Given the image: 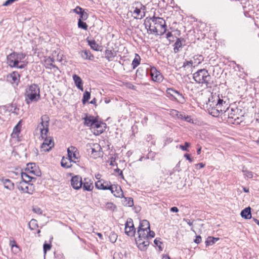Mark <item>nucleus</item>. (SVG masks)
Listing matches in <instances>:
<instances>
[{
	"mask_svg": "<svg viewBox=\"0 0 259 259\" xmlns=\"http://www.w3.org/2000/svg\"><path fill=\"white\" fill-rule=\"evenodd\" d=\"M228 100L226 97L214 94L208 98L206 104L207 110L210 114L214 117L220 115L222 118L224 112L228 109Z\"/></svg>",
	"mask_w": 259,
	"mask_h": 259,
	"instance_id": "1",
	"label": "nucleus"
},
{
	"mask_svg": "<svg viewBox=\"0 0 259 259\" xmlns=\"http://www.w3.org/2000/svg\"><path fill=\"white\" fill-rule=\"evenodd\" d=\"M40 119L41 122L38 125V127L39 128L40 137L44 140L41 145V151L48 152L54 146L52 137L48 136L50 118L47 115H44L41 117Z\"/></svg>",
	"mask_w": 259,
	"mask_h": 259,
	"instance_id": "2",
	"label": "nucleus"
},
{
	"mask_svg": "<svg viewBox=\"0 0 259 259\" xmlns=\"http://www.w3.org/2000/svg\"><path fill=\"white\" fill-rule=\"evenodd\" d=\"M243 114L241 109L230 108L228 105V109L224 112L222 119L229 123L238 124L243 121Z\"/></svg>",
	"mask_w": 259,
	"mask_h": 259,
	"instance_id": "3",
	"label": "nucleus"
},
{
	"mask_svg": "<svg viewBox=\"0 0 259 259\" xmlns=\"http://www.w3.org/2000/svg\"><path fill=\"white\" fill-rule=\"evenodd\" d=\"M26 57L25 54L13 52L7 57V63L11 68L23 69L26 64L22 61Z\"/></svg>",
	"mask_w": 259,
	"mask_h": 259,
	"instance_id": "4",
	"label": "nucleus"
},
{
	"mask_svg": "<svg viewBox=\"0 0 259 259\" xmlns=\"http://www.w3.org/2000/svg\"><path fill=\"white\" fill-rule=\"evenodd\" d=\"M25 101L28 105L37 102L40 98V89L36 84L29 85L25 90Z\"/></svg>",
	"mask_w": 259,
	"mask_h": 259,
	"instance_id": "5",
	"label": "nucleus"
},
{
	"mask_svg": "<svg viewBox=\"0 0 259 259\" xmlns=\"http://www.w3.org/2000/svg\"><path fill=\"white\" fill-rule=\"evenodd\" d=\"M193 78L198 83L205 84L207 87H211V76L208 71L205 69H200L194 73Z\"/></svg>",
	"mask_w": 259,
	"mask_h": 259,
	"instance_id": "6",
	"label": "nucleus"
},
{
	"mask_svg": "<svg viewBox=\"0 0 259 259\" xmlns=\"http://www.w3.org/2000/svg\"><path fill=\"white\" fill-rule=\"evenodd\" d=\"M138 234L139 235L137 240L138 247L141 250H144L149 245V241L148 239V230L138 229Z\"/></svg>",
	"mask_w": 259,
	"mask_h": 259,
	"instance_id": "7",
	"label": "nucleus"
},
{
	"mask_svg": "<svg viewBox=\"0 0 259 259\" xmlns=\"http://www.w3.org/2000/svg\"><path fill=\"white\" fill-rule=\"evenodd\" d=\"M166 93L170 96L171 100L180 104H184L186 102V99L182 94L172 88H168L166 90Z\"/></svg>",
	"mask_w": 259,
	"mask_h": 259,
	"instance_id": "8",
	"label": "nucleus"
},
{
	"mask_svg": "<svg viewBox=\"0 0 259 259\" xmlns=\"http://www.w3.org/2000/svg\"><path fill=\"white\" fill-rule=\"evenodd\" d=\"M150 20L155 25L157 26L159 29H160L159 30L160 35H162L166 32V25L164 20L162 18L153 16L150 18Z\"/></svg>",
	"mask_w": 259,
	"mask_h": 259,
	"instance_id": "9",
	"label": "nucleus"
},
{
	"mask_svg": "<svg viewBox=\"0 0 259 259\" xmlns=\"http://www.w3.org/2000/svg\"><path fill=\"white\" fill-rule=\"evenodd\" d=\"M17 188L23 193L31 194L35 190L34 186L30 183L20 182L17 185Z\"/></svg>",
	"mask_w": 259,
	"mask_h": 259,
	"instance_id": "10",
	"label": "nucleus"
},
{
	"mask_svg": "<svg viewBox=\"0 0 259 259\" xmlns=\"http://www.w3.org/2000/svg\"><path fill=\"white\" fill-rule=\"evenodd\" d=\"M106 126V123L99 121L98 120L97 118L96 119L95 121H94V123L93 124V126H92V128H97V130L96 132H94V134L96 135H99L101 134L102 133H103L104 129Z\"/></svg>",
	"mask_w": 259,
	"mask_h": 259,
	"instance_id": "11",
	"label": "nucleus"
},
{
	"mask_svg": "<svg viewBox=\"0 0 259 259\" xmlns=\"http://www.w3.org/2000/svg\"><path fill=\"white\" fill-rule=\"evenodd\" d=\"M95 187L98 189L101 190H109L113 191V188L112 185L110 182H102V180H99L95 183Z\"/></svg>",
	"mask_w": 259,
	"mask_h": 259,
	"instance_id": "12",
	"label": "nucleus"
},
{
	"mask_svg": "<svg viewBox=\"0 0 259 259\" xmlns=\"http://www.w3.org/2000/svg\"><path fill=\"white\" fill-rule=\"evenodd\" d=\"M71 185L75 190H78L81 188L82 185L81 177L79 176L72 177L71 180Z\"/></svg>",
	"mask_w": 259,
	"mask_h": 259,
	"instance_id": "13",
	"label": "nucleus"
},
{
	"mask_svg": "<svg viewBox=\"0 0 259 259\" xmlns=\"http://www.w3.org/2000/svg\"><path fill=\"white\" fill-rule=\"evenodd\" d=\"M91 149L92 150L91 155L93 158L96 159L100 156L102 152V148L99 144H93L92 146H91Z\"/></svg>",
	"mask_w": 259,
	"mask_h": 259,
	"instance_id": "14",
	"label": "nucleus"
},
{
	"mask_svg": "<svg viewBox=\"0 0 259 259\" xmlns=\"http://www.w3.org/2000/svg\"><path fill=\"white\" fill-rule=\"evenodd\" d=\"M125 233L129 236H133L135 233V229L132 219L127 221L125 226Z\"/></svg>",
	"mask_w": 259,
	"mask_h": 259,
	"instance_id": "15",
	"label": "nucleus"
},
{
	"mask_svg": "<svg viewBox=\"0 0 259 259\" xmlns=\"http://www.w3.org/2000/svg\"><path fill=\"white\" fill-rule=\"evenodd\" d=\"M77 151V149L73 146H71L67 149L68 158L72 162H76L73 159H78L77 154L78 153Z\"/></svg>",
	"mask_w": 259,
	"mask_h": 259,
	"instance_id": "16",
	"label": "nucleus"
},
{
	"mask_svg": "<svg viewBox=\"0 0 259 259\" xmlns=\"http://www.w3.org/2000/svg\"><path fill=\"white\" fill-rule=\"evenodd\" d=\"M151 75L152 79L154 81L160 82L163 80V76L155 67L151 69Z\"/></svg>",
	"mask_w": 259,
	"mask_h": 259,
	"instance_id": "17",
	"label": "nucleus"
},
{
	"mask_svg": "<svg viewBox=\"0 0 259 259\" xmlns=\"http://www.w3.org/2000/svg\"><path fill=\"white\" fill-rule=\"evenodd\" d=\"M144 25L148 31H150V33H155L157 35H160L159 33H158V31H159L160 29L154 24L152 25L149 21H145Z\"/></svg>",
	"mask_w": 259,
	"mask_h": 259,
	"instance_id": "18",
	"label": "nucleus"
},
{
	"mask_svg": "<svg viewBox=\"0 0 259 259\" xmlns=\"http://www.w3.org/2000/svg\"><path fill=\"white\" fill-rule=\"evenodd\" d=\"M82 188L84 191H91L94 188L93 182L88 179H84V182H82Z\"/></svg>",
	"mask_w": 259,
	"mask_h": 259,
	"instance_id": "19",
	"label": "nucleus"
},
{
	"mask_svg": "<svg viewBox=\"0 0 259 259\" xmlns=\"http://www.w3.org/2000/svg\"><path fill=\"white\" fill-rule=\"evenodd\" d=\"M183 42H185V40L184 38H177L176 42L174 44V52L175 53H178L180 52L181 49L183 47Z\"/></svg>",
	"mask_w": 259,
	"mask_h": 259,
	"instance_id": "20",
	"label": "nucleus"
},
{
	"mask_svg": "<svg viewBox=\"0 0 259 259\" xmlns=\"http://www.w3.org/2000/svg\"><path fill=\"white\" fill-rule=\"evenodd\" d=\"M1 182L4 185V187L10 190H13L14 188V183L9 179H2Z\"/></svg>",
	"mask_w": 259,
	"mask_h": 259,
	"instance_id": "21",
	"label": "nucleus"
},
{
	"mask_svg": "<svg viewBox=\"0 0 259 259\" xmlns=\"http://www.w3.org/2000/svg\"><path fill=\"white\" fill-rule=\"evenodd\" d=\"M8 78L12 83H17L19 81L20 75L17 72L14 71L9 75Z\"/></svg>",
	"mask_w": 259,
	"mask_h": 259,
	"instance_id": "22",
	"label": "nucleus"
},
{
	"mask_svg": "<svg viewBox=\"0 0 259 259\" xmlns=\"http://www.w3.org/2000/svg\"><path fill=\"white\" fill-rule=\"evenodd\" d=\"M73 79L74 81V83H75L76 86L77 87V88L82 91H83V85H82L83 83H82V81L81 78L79 76H78L76 74H74L73 75Z\"/></svg>",
	"mask_w": 259,
	"mask_h": 259,
	"instance_id": "23",
	"label": "nucleus"
},
{
	"mask_svg": "<svg viewBox=\"0 0 259 259\" xmlns=\"http://www.w3.org/2000/svg\"><path fill=\"white\" fill-rule=\"evenodd\" d=\"M96 118H95L93 116L86 115V116L84 118V125L87 126H90L92 127Z\"/></svg>",
	"mask_w": 259,
	"mask_h": 259,
	"instance_id": "24",
	"label": "nucleus"
},
{
	"mask_svg": "<svg viewBox=\"0 0 259 259\" xmlns=\"http://www.w3.org/2000/svg\"><path fill=\"white\" fill-rule=\"evenodd\" d=\"M112 188H113V191H111V192L114 195V196L118 197L123 196L122 190L120 186L116 185H112Z\"/></svg>",
	"mask_w": 259,
	"mask_h": 259,
	"instance_id": "25",
	"label": "nucleus"
},
{
	"mask_svg": "<svg viewBox=\"0 0 259 259\" xmlns=\"http://www.w3.org/2000/svg\"><path fill=\"white\" fill-rule=\"evenodd\" d=\"M240 214L242 218L245 219H250L251 218V208L249 206L243 209Z\"/></svg>",
	"mask_w": 259,
	"mask_h": 259,
	"instance_id": "26",
	"label": "nucleus"
},
{
	"mask_svg": "<svg viewBox=\"0 0 259 259\" xmlns=\"http://www.w3.org/2000/svg\"><path fill=\"white\" fill-rule=\"evenodd\" d=\"M105 58L108 61H112L116 56V53L114 50L107 49L105 53Z\"/></svg>",
	"mask_w": 259,
	"mask_h": 259,
	"instance_id": "27",
	"label": "nucleus"
},
{
	"mask_svg": "<svg viewBox=\"0 0 259 259\" xmlns=\"http://www.w3.org/2000/svg\"><path fill=\"white\" fill-rule=\"evenodd\" d=\"M81 57L84 59L93 60L94 58L93 55L91 54L90 51L84 50L80 52Z\"/></svg>",
	"mask_w": 259,
	"mask_h": 259,
	"instance_id": "28",
	"label": "nucleus"
},
{
	"mask_svg": "<svg viewBox=\"0 0 259 259\" xmlns=\"http://www.w3.org/2000/svg\"><path fill=\"white\" fill-rule=\"evenodd\" d=\"M72 161L70 160L68 158H65L63 157L61 160V166L64 168H69L72 166L71 162Z\"/></svg>",
	"mask_w": 259,
	"mask_h": 259,
	"instance_id": "29",
	"label": "nucleus"
},
{
	"mask_svg": "<svg viewBox=\"0 0 259 259\" xmlns=\"http://www.w3.org/2000/svg\"><path fill=\"white\" fill-rule=\"evenodd\" d=\"M122 203L124 206L132 207L134 205L133 199L132 197H124Z\"/></svg>",
	"mask_w": 259,
	"mask_h": 259,
	"instance_id": "30",
	"label": "nucleus"
},
{
	"mask_svg": "<svg viewBox=\"0 0 259 259\" xmlns=\"http://www.w3.org/2000/svg\"><path fill=\"white\" fill-rule=\"evenodd\" d=\"M150 228L149 222L146 220H143L140 222L138 229L148 230Z\"/></svg>",
	"mask_w": 259,
	"mask_h": 259,
	"instance_id": "31",
	"label": "nucleus"
},
{
	"mask_svg": "<svg viewBox=\"0 0 259 259\" xmlns=\"http://www.w3.org/2000/svg\"><path fill=\"white\" fill-rule=\"evenodd\" d=\"M140 61L141 58L140 56L138 54H136L135 57L132 63V65L134 69H135L140 64Z\"/></svg>",
	"mask_w": 259,
	"mask_h": 259,
	"instance_id": "32",
	"label": "nucleus"
},
{
	"mask_svg": "<svg viewBox=\"0 0 259 259\" xmlns=\"http://www.w3.org/2000/svg\"><path fill=\"white\" fill-rule=\"evenodd\" d=\"M21 176L22 179V182H25L26 183H30L31 180L33 179L32 177L28 175L26 172H21Z\"/></svg>",
	"mask_w": 259,
	"mask_h": 259,
	"instance_id": "33",
	"label": "nucleus"
},
{
	"mask_svg": "<svg viewBox=\"0 0 259 259\" xmlns=\"http://www.w3.org/2000/svg\"><path fill=\"white\" fill-rule=\"evenodd\" d=\"M20 132V126H19V122L14 127L13 132L11 134L12 138H15L18 137V135Z\"/></svg>",
	"mask_w": 259,
	"mask_h": 259,
	"instance_id": "34",
	"label": "nucleus"
},
{
	"mask_svg": "<svg viewBox=\"0 0 259 259\" xmlns=\"http://www.w3.org/2000/svg\"><path fill=\"white\" fill-rule=\"evenodd\" d=\"M87 40L91 49L95 51H99V45L95 40H90L88 39Z\"/></svg>",
	"mask_w": 259,
	"mask_h": 259,
	"instance_id": "35",
	"label": "nucleus"
},
{
	"mask_svg": "<svg viewBox=\"0 0 259 259\" xmlns=\"http://www.w3.org/2000/svg\"><path fill=\"white\" fill-rule=\"evenodd\" d=\"M219 240V238H215L213 237H208L205 242L206 246H209L212 245L215 243L218 240Z\"/></svg>",
	"mask_w": 259,
	"mask_h": 259,
	"instance_id": "36",
	"label": "nucleus"
},
{
	"mask_svg": "<svg viewBox=\"0 0 259 259\" xmlns=\"http://www.w3.org/2000/svg\"><path fill=\"white\" fill-rule=\"evenodd\" d=\"M45 62L47 65L52 67L53 68H55L58 69V68L54 64H53V62H54V59L52 57H49L45 59Z\"/></svg>",
	"mask_w": 259,
	"mask_h": 259,
	"instance_id": "37",
	"label": "nucleus"
},
{
	"mask_svg": "<svg viewBox=\"0 0 259 259\" xmlns=\"http://www.w3.org/2000/svg\"><path fill=\"white\" fill-rule=\"evenodd\" d=\"M91 94L88 91H85L83 96V99L82 100V103L85 104L87 102H88L90 98Z\"/></svg>",
	"mask_w": 259,
	"mask_h": 259,
	"instance_id": "38",
	"label": "nucleus"
},
{
	"mask_svg": "<svg viewBox=\"0 0 259 259\" xmlns=\"http://www.w3.org/2000/svg\"><path fill=\"white\" fill-rule=\"evenodd\" d=\"M117 239V235L114 232H111L109 235V239L111 243H114Z\"/></svg>",
	"mask_w": 259,
	"mask_h": 259,
	"instance_id": "39",
	"label": "nucleus"
},
{
	"mask_svg": "<svg viewBox=\"0 0 259 259\" xmlns=\"http://www.w3.org/2000/svg\"><path fill=\"white\" fill-rule=\"evenodd\" d=\"M29 227L31 230H34L38 227L36 220L34 219L31 220L29 223Z\"/></svg>",
	"mask_w": 259,
	"mask_h": 259,
	"instance_id": "40",
	"label": "nucleus"
},
{
	"mask_svg": "<svg viewBox=\"0 0 259 259\" xmlns=\"http://www.w3.org/2000/svg\"><path fill=\"white\" fill-rule=\"evenodd\" d=\"M78 27L80 28H81L84 30H87L88 29V25L86 23L84 22L83 21L78 20Z\"/></svg>",
	"mask_w": 259,
	"mask_h": 259,
	"instance_id": "41",
	"label": "nucleus"
},
{
	"mask_svg": "<svg viewBox=\"0 0 259 259\" xmlns=\"http://www.w3.org/2000/svg\"><path fill=\"white\" fill-rule=\"evenodd\" d=\"M242 172L243 173L244 176L248 178H252L253 177V172L245 169L244 167L242 169Z\"/></svg>",
	"mask_w": 259,
	"mask_h": 259,
	"instance_id": "42",
	"label": "nucleus"
},
{
	"mask_svg": "<svg viewBox=\"0 0 259 259\" xmlns=\"http://www.w3.org/2000/svg\"><path fill=\"white\" fill-rule=\"evenodd\" d=\"M107 209L113 211L116 208V206L112 202H107L105 205Z\"/></svg>",
	"mask_w": 259,
	"mask_h": 259,
	"instance_id": "43",
	"label": "nucleus"
},
{
	"mask_svg": "<svg viewBox=\"0 0 259 259\" xmlns=\"http://www.w3.org/2000/svg\"><path fill=\"white\" fill-rule=\"evenodd\" d=\"M52 245L51 244L45 243L43 246L44 252L45 255L46 254L47 251L51 249Z\"/></svg>",
	"mask_w": 259,
	"mask_h": 259,
	"instance_id": "44",
	"label": "nucleus"
},
{
	"mask_svg": "<svg viewBox=\"0 0 259 259\" xmlns=\"http://www.w3.org/2000/svg\"><path fill=\"white\" fill-rule=\"evenodd\" d=\"M84 11V9H83L79 6L76 7V8L73 10V12L77 14H79V15H80V14H82Z\"/></svg>",
	"mask_w": 259,
	"mask_h": 259,
	"instance_id": "45",
	"label": "nucleus"
},
{
	"mask_svg": "<svg viewBox=\"0 0 259 259\" xmlns=\"http://www.w3.org/2000/svg\"><path fill=\"white\" fill-rule=\"evenodd\" d=\"M190 144L189 143L186 142L184 145H180V148L183 151H188V147L190 146Z\"/></svg>",
	"mask_w": 259,
	"mask_h": 259,
	"instance_id": "46",
	"label": "nucleus"
},
{
	"mask_svg": "<svg viewBox=\"0 0 259 259\" xmlns=\"http://www.w3.org/2000/svg\"><path fill=\"white\" fill-rule=\"evenodd\" d=\"M88 18V13L84 11L83 12L82 14H80V18L78 20H86Z\"/></svg>",
	"mask_w": 259,
	"mask_h": 259,
	"instance_id": "47",
	"label": "nucleus"
},
{
	"mask_svg": "<svg viewBox=\"0 0 259 259\" xmlns=\"http://www.w3.org/2000/svg\"><path fill=\"white\" fill-rule=\"evenodd\" d=\"M148 239L153 238L155 236V233L153 231L150 230V228L148 230Z\"/></svg>",
	"mask_w": 259,
	"mask_h": 259,
	"instance_id": "48",
	"label": "nucleus"
},
{
	"mask_svg": "<svg viewBox=\"0 0 259 259\" xmlns=\"http://www.w3.org/2000/svg\"><path fill=\"white\" fill-rule=\"evenodd\" d=\"M33 211L39 214H41L42 213L41 209L38 207H35L33 208Z\"/></svg>",
	"mask_w": 259,
	"mask_h": 259,
	"instance_id": "49",
	"label": "nucleus"
},
{
	"mask_svg": "<svg viewBox=\"0 0 259 259\" xmlns=\"http://www.w3.org/2000/svg\"><path fill=\"white\" fill-rule=\"evenodd\" d=\"M193 65V62L192 61H186L184 62L183 67H186L187 66H192Z\"/></svg>",
	"mask_w": 259,
	"mask_h": 259,
	"instance_id": "50",
	"label": "nucleus"
},
{
	"mask_svg": "<svg viewBox=\"0 0 259 259\" xmlns=\"http://www.w3.org/2000/svg\"><path fill=\"white\" fill-rule=\"evenodd\" d=\"M12 251L15 253L17 254L19 251V248L18 245L11 247Z\"/></svg>",
	"mask_w": 259,
	"mask_h": 259,
	"instance_id": "51",
	"label": "nucleus"
},
{
	"mask_svg": "<svg viewBox=\"0 0 259 259\" xmlns=\"http://www.w3.org/2000/svg\"><path fill=\"white\" fill-rule=\"evenodd\" d=\"M194 59L195 60L197 59L198 60V63L199 64L201 62V61L203 60V57L202 56H195L194 57Z\"/></svg>",
	"mask_w": 259,
	"mask_h": 259,
	"instance_id": "52",
	"label": "nucleus"
},
{
	"mask_svg": "<svg viewBox=\"0 0 259 259\" xmlns=\"http://www.w3.org/2000/svg\"><path fill=\"white\" fill-rule=\"evenodd\" d=\"M194 242L199 244L201 241V237L200 236H197L194 240Z\"/></svg>",
	"mask_w": 259,
	"mask_h": 259,
	"instance_id": "53",
	"label": "nucleus"
},
{
	"mask_svg": "<svg viewBox=\"0 0 259 259\" xmlns=\"http://www.w3.org/2000/svg\"><path fill=\"white\" fill-rule=\"evenodd\" d=\"M204 166H205V164H203V163H199L195 165L196 168H197V169L202 168L204 167Z\"/></svg>",
	"mask_w": 259,
	"mask_h": 259,
	"instance_id": "54",
	"label": "nucleus"
},
{
	"mask_svg": "<svg viewBox=\"0 0 259 259\" xmlns=\"http://www.w3.org/2000/svg\"><path fill=\"white\" fill-rule=\"evenodd\" d=\"M140 13H141V10H140V9H138V8H136L135 9V10L134 11V12H133V13H134V14H136L137 16H138V15L140 14Z\"/></svg>",
	"mask_w": 259,
	"mask_h": 259,
	"instance_id": "55",
	"label": "nucleus"
},
{
	"mask_svg": "<svg viewBox=\"0 0 259 259\" xmlns=\"http://www.w3.org/2000/svg\"><path fill=\"white\" fill-rule=\"evenodd\" d=\"M171 114L174 116H178L179 115V112L176 110H172L171 111Z\"/></svg>",
	"mask_w": 259,
	"mask_h": 259,
	"instance_id": "56",
	"label": "nucleus"
},
{
	"mask_svg": "<svg viewBox=\"0 0 259 259\" xmlns=\"http://www.w3.org/2000/svg\"><path fill=\"white\" fill-rule=\"evenodd\" d=\"M115 170L116 172H118L119 174V176H120L122 179L124 178L122 171L120 169L117 168Z\"/></svg>",
	"mask_w": 259,
	"mask_h": 259,
	"instance_id": "57",
	"label": "nucleus"
},
{
	"mask_svg": "<svg viewBox=\"0 0 259 259\" xmlns=\"http://www.w3.org/2000/svg\"><path fill=\"white\" fill-rule=\"evenodd\" d=\"M184 157L187 159L190 162H192L193 161V159L192 158H191L190 157V156L189 154H185L184 155Z\"/></svg>",
	"mask_w": 259,
	"mask_h": 259,
	"instance_id": "58",
	"label": "nucleus"
},
{
	"mask_svg": "<svg viewBox=\"0 0 259 259\" xmlns=\"http://www.w3.org/2000/svg\"><path fill=\"white\" fill-rule=\"evenodd\" d=\"M10 245L11 246V247H13L17 246V245L16 242L15 241H14V240H11L10 241Z\"/></svg>",
	"mask_w": 259,
	"mask_h": 259,
	"instance_id": "59",
	"label": "nucleus"
},
{
	"mask_svg": "<svg viewBox=\"0 0 259 259\" xmlns=\"http://www.w3.org/2000/svg\"><path fill=\"white\" fill-rule=\"evenodd\" d=\"M170 211L174 212H177L179 211V209L177 207L174 206L170 208Z\"/></svg>",
	"mask_w": 259,
	"mask_h": 259,
	"instance_id": "60",
	"label": "nucleus"
},
{
	"mask_svg": "<svg viewBox=\"0 0 259 259\" xmlns=\"http://www.w3.org/2000/svg\"><path fill=\"white\" fill-rule=\"evenodd\" d=\"M115 164H116L117 165V164L115 163V159H113V157H112L111 159L110 165H111L112 166H114Z\"/></svg>",
	"mask_w": 259,
	"mask_h": 259,
	"instance_id": "61",
	"label": "nucleus"
},
{
	"mask_svg": "<svg viewBox=\"0 0 259 259\" xmlns=\"http://www.w3.org/2000/svg\"><path fill=\"white\" fill-rule=\"evenodd\" d=\"M154 243L158 246L159 245V244H161V242L160 241H159V240H158L157 239H155V240H154Z\"/></svg>",
	"mask_w": 259,
	"mask_h": 259,
	"instance_id": "62",
	"label": "nucleus"
},
{
	"mask_svg": "<svg viewBox=\"0 0 259 259\" xmlns=\"http://www.w3.org/2000/svg\"><path fill=\"white\" fill-rule=\"evenodd\" d=\"M186 222L188 225H189L190 226H193V222L191 221L190 220H186Z\"/></svg>",
	"mask_w": 259,
	"mask_h": 259,
	"instance_id": "63",
	"label": "nucleus"
},
{
	"mask_svg": "<svg viewBox=\"0 0 259 259\" xmlns=\"http://www.w3.org/2000/svg\"><path fill=\"white\" fill-rule=\"evenodd\" d=\"M171 36H172V33L171 32H168L167 34H166V38H168L169 37H170Z\"/></svg>",
	"mask_w": 259,
	"mask_h": 259,
	"instance_id": "64",
	"label": "nucleus"
}]
</instances>
